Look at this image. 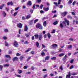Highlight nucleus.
<instances>
[{
    "label": "nucleus",
    "mask_w": 78,
    "mask_h": 78,
    "mask_svg": "<svg viewBox=\"0 0 78 78\" xmlns=\"http://www.w3.org/2000/svg\"><path fill=\"white\" fill-rule=\"evenodd\" d=\"M24 57L23 56H21L20 57V61H22V59H23V58Z\"/></svg>",
    "instance_id": "473e14b6"
},
{
    "label": "nucleus",
    "mask_w": 78,
    "mask_h": 78,
    "mask_svg": "<svg viewBox=\"0 0 78 78\" xmlns=\"http://www.w3.org/2000/svg\"><path fill=\"white\" fill-rule=\"evenodd\" d=\"M5 10H6L7 11H9V8H7V7H5Z\"/></svg>",
    "instance_id": "680f3d73"
},
{
    "label": "nucleus",
    "mask_w": 78,
    "mask_h": 78,
    "mask_svg": "<svg viewBox=\"0 0 78 78\" xmlns=\"http://www.w3.org/2000/svg\"><path fill=\"white\" fill-rule=\"evenodd\" d=\"M76 3V1H75L73 3V5H75V4Z\"/></svg>",
    "instance_id": "5fc2aeb1"
},
{
    "label": "nucleus",
    "mask_w": 78,
    "mask_h": 78,
    "mask_svg": "<svg viewBox=\"0 0 78 78\" xmlns=\"http://www.w3.org/2000/svg\"><path fill=\"white\" fill-rule=\"evenodd\" d=\"M47 36L49 38H50V37H51V35H50V34L49 33H48Z\"/></svg>",
    "instance_id": "b1692460"
},
{
    "label": "nucleus",
    "mask_w": 78,
    "mask_h": 78,
    "mask_svg": "<svg viewBox=\"0 0 78 78\" xmlns=\"http://www.w3.org/2000/svg\"><path fill=\"white\" fill-rule=\"evenodd\" d=\"M67 12L65 11L61 13L60 14L61 16H62L63 17H65V16L67 15Z\"/></svg>",
    "instance_id": "f03ea898"
},
{
    "label": "nucleus",
    "mask_w": 78,
    "mask_h": 78,
    "mask_svg": "<svg viewBox=\"0 0 78 78\" xmlns=\"http://www.w3.org/2000/svg\"><path fill=\"white\" fill-rule=\"evenodd\" d=\"M31 17V15H28L26 16V19H30Z\"/></svg>",
    "instance_id": "0eeeda50"
},
{
    "label": "nucleus",
    "mask_w": 78,
    "mask_h": 78,
    "mask_svg": "<svg viewBox=\"0 0 78 78\" xmlns=\"http://www.w3.org/2000/svg\"><path fill=\"white\" fill-rule=\"evenodd\" d=\"M26 75H28V74H31V72H28L26 73Z\"/></svg>",
    "instance_id": "de8ad7c7"
},
{
    "label": "nucleus",
    "mask_w": 78,
    "mask_h": 78,
    "mask_svg": "<svg viewBox=\"0 0 78 78\" xmlns=\"http://www.w3.org/2000/svg\"><path fill=\"white\" fill-rule=\"evenodd\" d=\"M73 66L72 65L70 68V69H73Z\"/></svg>",
    "instance_id": "0e129e2a"
},
{
    "label": "nucleus",
    "mask_w": 78,
    "mask_h": 78,
    "mask_svg": "<svg viewBox=\"0 0 78 78\" xmlns=\"http://www.w3.org/2000/svg\"><path fill=\"white\" fill-rule=\"evenodd\" d=\"M74 61V59H71L70 61V63H71V64H72V63Z\"/></svg>",
    "instance_id": "72a5a7b5"
},
{
    "label": "nucleus",
    "mask_w": 78,
    "mask_h": 78,
    "mask_svg": "<svg viewBox=\"0 0 78 78\" xmlns=\"http://www.w3.org/2000/svg\"><path fill=\"white\" fill-rule=\"evenodd\" d=\"M2 14L4 15V17H5V16H6V14L5 11L3 12Z\"/></svg>",
    "instance_id": "2f4dec72"
},
{
    "label": "nucleus",
    "mask_w": 78,
    "mask_h": 78,
    "mask_svg": "<svg viewBox=\"0 0 78 78\" xmlns=\"http://www.w3.org/2000/svg\"><path fill=\"white\" fill-rule=\"evenodd\" d=\"M39 28L40 30H42V28H43L41 25L39 27Z\"/></svg>",
    "instance_id": "49530a36"
},
{
    "label": "nucleus",
    "mask_w": 78,
    "mask_h": 78,
    "mask_svg": "<svg viewBox=\"0 0 78 78\" xmlns=\"http://www.w3.org/2000/svg\"><path fill=\"white\" fill-rule=\"evenodd\" d=\"M43 26L45 27L47 26V22L45 21H44L43 23Z\"/></svg>",
    "instance_id": "9b49d317"
},
{
    "label": "nucleus",
    "mask_w": 78,
    "mask_h": 78,
    "mask_svg": "<svg viewBox=\"0 0 78 78\" xmlns=\"http://www.w3.org/2000/svg\"><path fill=\"white\" fill-rule=\"evenodd\" d=\"M17 13H18L17 12H15V13H14V14L13 15V16H14V17L16 16V15L17 14Z\"/></svg>",
    "instance_id": "c756f323"
},
{
    "label": "nucleus",
    "mask_w": 78,
    "mask_h": 78,
    "mask_svg": "<svg viewBox=\"0 0 78 78\" xmlns=\"http://www.w3.org/2000/svg\"><path fill=\"white\" fill-rule=\"evenodd\" d=\"M27 67H27V66H24V69H27Z\"/></svg>",
    "instance_id": "e2e57ef3"
},
{
    "label": "nucleus",
    "mask_w": 78,
    "mask_h": 78,
    "mask_svg": "<svg viewBox=\"0 0 78 78\" xmlns=\"http://www.w3.org/2000/svg\"><path fill=\"white\" fill-rule=\"evenodd\" d=\"M44 10L45 11H48L49 10V7L44 8Z\"/></svg>",
    "instance_id": "9d476101"
},
{
    "label": "nucleus",
    "mask_w": 78,
    "mask_h": 78,
    "mask_svg": "<svg viewBox=\"0 0 78 78\" xmlns=\"http://www.w3.org/2000/svg\"><path fill=\"white\" fill-rule=\"evenodd\" d=\"M24 31H28V27L26 25L25 26Z\"/></svg>",
    "instance_id": "1a4fd4ad"
},
{
    "label": "nucleus",
    "mask_w": 78,
    "mask_h": 78,
    "mask_svg": "<svg viewBox=\"0 0 78 78\" xmlns=\"http://www.w3.org/2000/svg\"><path fill=\"white\" fill-rule=\"evenodd\" d=\"M22 20H25V19H26V18H25L24 16H23L22 17Z\"/></svg>",
    "instance_id": "4c0bfd02"
},
{
    "label": "nucleus",
    "mask_w": 78,
    "mask_h": 78,
    "mask_svg": "<svg viewBox=\"0 0 78 78\" xmlns=\"http://www.w3.org/2000/svg\"><path fill=\"white\" fill-rule=\"evenodd\" d=\"M41 24L40 23H38L36 25V27L37 28H39V27L41 26Z\"/></svg>",
    "instance_id": "6e6552de"
},
{
    "label": "nucleus",
    "mask_w": 78,
    "mask_h": 78,
    "mask_svg": "<svg viewBox=\"0 0 78 78\" xmlns=\"http://www.w3.org/2000/svg\"><path fill=\"white\" fill-rule=\"evenodd\" d=\"M31 2L30 1H29L27 3V5L29 6H31Z\"/></svg>",
    "instance_id": "dca6fc26"
},
{
    "label": "nucleus",
    "mask_w": 78,
    "mask_h": 78,
    "mask_svg": "<svg viewBox=\"0 0 78 78\" xmlns=\"http://www.w3.org/2000/svg\"><path fill=\"white\" fill-rule=\"evenodd\" d=\"M31 48H28V50L26 51L25 52L27 53V52H28V51H29L31 50Z\"/></svg>",
    "instance_id": "a878e982"
},
{
    "label": "nucleus",
    "mask_w": 78,
    "mask_h": 78,
    "mask_svg": "<svg viewBox=\"0 0 78 78\" xmlns=\"http://www.w3.org/2000/svg\"><path fill=\"white\" fill-rule=\"evenodd\" d=\"M62 8H63V5H60L59 7V8L60 9H62Z\"/></svg>",
    "instance_id": "864d4df0"
},
{
    "label": "nucleus",
    "mask_w": 78,
    "mask_h": 78,
    "mask_svg": "<svg viewBox=\"0 0 78 78\" xmlns=\"http://www.w3.org/2000/svg\"><path fill=\"white\" fill-rule=\"evenodd\" d=\"M51 46H52L53 48H55V47H58V45L56 44H54L52 45Z\"/></svg>",
    "instance_id": "ddd939ff"
},
{
    "label": "nucleus",
    "mask_w": 78,
    "mask_h": 78,
    "mask_svg": "<svg viewBox=\"0 0 78 78\" xmlns=\"http://www.w3.org/2000/svg\"><path fill=\"white\" fill-rule=\"evenodd\" d=\"M24 44H28V41H26L24 42Z\"/></svg>",
    "instance_id": "c03bdc74"
},
{
    "label": "nucleus",
    "mask_w": 78,
    "mask_h": 78,
    "mask_svg": "<svg viewBox=\"0 0 78 78\" xmlns=\"http://www.w3.org/2000/svg\"><path fill=\"white\" fill-rule=\"evenodd\" d=\"M4 31L5 32H8V30L7 29H5Z\"/></svg>",
    "instance_id": "ea45409f"
},
{
    "label": "nucleus",
    "mask_w": 78,
    "mask_h": 78,
    "mask_svg": "<svg viewBox=\"0 0 78 78\" xmlns=\"http://www.w3.org/2000/svg\"><path fill=\"white\" fill-rule=\"evenodd\" d=\"M49 58H50V56H47L45 57V60L46 61H47L48 60V59H49Z\"/></svg>",
    "instance_id": "4468645a"
},
{
    "label": "nucleus",
    "mask_w": 78,
    "mask_h": 78,
    "mask_svg": "<svg viewBox=\"0 0 78 78\" xmlns=\"http://www.w3.org/2000/svg\"><path fill=\"white\" fill-rule=\"evenodd\" d=\"M30 11L31 14H33V9H30Z\"/></svg>",
    "instance_id": "c9c22d12"
},
{
    "label": "nucleus",
    "mask_w": 78,
    "mask_h": 78,
    "mask_svg": "<svg viewBox=\"0 0 78 78\" xmlns=\"http://www.w3.org/2000/svg\"><path fill=\"white\" fill-rule=\"evenodd\" d=\"M38 38L40 41H41L42 39V34H41L39 35Z\"/></svg>",
    "instance_id": "39448f33"
},
{
    "label": "nucleus",
    "mask_w": 78,
    "mask_h": 78,
    "mask_svg": "<svg viewBox=\"0 0 78 78\" xmlns=\"http://www.w3.org/2000/svg\"><path fill=\"white\" fill-rule=\"evenodd\" d=\"M72 48V45H69L68 46V48L69 49H70V48Z\"/></svg>",
    "instance_id": "6ab92c4d"
},
{
    "label": "nucleus",
    "mask_w": 78,
    "mask_h": 78,
    "mask_svg": "<svg viewBox=\"0 0 78 78\" xmlns=\"http://www.w3.org/2000/svg\"><path fill=\"white\" fill-rule=\"evenodd\" d=\"M4 67H9V64H6L4 65Z\"/></svg>",
    "instance_id": "f704fd0d"
},
{
    "label": "nucleus",
    "mask_w": 78,
    "mask_h": 78,
    "mask_svg": "<svg viewBox=\"0 0 78 78\" xmlns=\"http://www.w3.org/2000/svg\"><path fill=\"white\" fill-rule=\"evenodd\" d=\"M65 20V22L63 21L62 23H60V24L59 27L60 28H62V29L64 28L65 27H66V22L67 23V25H69V21L67 20Z\"/></svg>",
    "instance_id": "f257e3e1"
},
{
    "label": "nucleus",
    "mask_w": 78,
    "mask_h": 78,
    "mask_svg": "<svg viewBox=\"0 0 78 78\" xmlns=\"http://www.w3.org/2000/svg\"><path fill=\"white\" fill-rule=\"evenodd\" d=\"M35 4H34L33 7H32L33 9H35Z\"/></svg>",
    "instance_id": "774afa93"
},
{
    "label": "nucleus",
    "mask_w": 78,
    "mask_h": 78,
    "mask_svg": "<svg viewBox=\"0 0 78 78\" xmlns=\"http://www.w3.org/2000/svg\"><path fill=\"white\" fill-rule=\"evenodd\" d=\"M41 55L42 56H45V53H44V52H42L41 53Z\"/></svg>",
    "instance_id": "37998d69"
},
{
    "label": "nucleus",
    "mask_w": 78,
    "mask_h": 78,
    "mask_svg": "<svg viewBox=\"0 0 78 78\" xmlns=\"http://www.w3.org/2000/svg\"><path fill=\"white\" fill-rule=\"evenodd\" d=\"M3 38L4 40H6V39H7V37H6L4 36L3 37Z\"/></svg>",
    "instance_id": "8fccbe9b"
},
{
    "label": "nucleus",
    "mask_w": 78,
    "mask_h": 78,
    "mask_svg": "<svg viewBox=\"0 0 78 78\" xmlns=\"http://www.w3.org/2000/svg\"><path fill=\"white\" fill-rule=\"evenodd\" d=\"M54 5H55L56 6H59L58 5H59V4H58V3L57 2H54Z\"/></svg>",
    "instance_id": "cd10ccee"
},
{
    "label": "nucleus",
    "mask_w": 78,
    "mask_h": 78,
    "mask_svg": "<svg viewBox=\"0 0 78 78\" xmlns=\"http://www.w3.org/2000/svg\"><path fill=\"white\" fill-rule=\"evenodd\" d=\"M14 68H12V69H11V71L10 72H13V71H14Z\"/></svg>",
    "instance_id": "052dcab7"
},
{
    "label": "nucleus",
    "mask_w": 78,
    "mask_h": 78,
    "mask_svg": "<svg viewBox=\"0 0 78 78\" xmlns=\"http://www.w3.org/2000/svg\"><path fill=\"white\" fill-rule=\"evenodd\" d=\"M72 2H73V0H69L68 2V4H71L72 3Z\"/></svg>",
    "instance_id": "aec40b11"
},
{
    "label": "nucleus",
    "mask_w": 78,
    "mask_h": 78,
    "mask_svg": "<svg viewBox=\"0 0 78 78\" xmlns=\"http://www.w3.org/2000/svg\"><path fill=\"white\" fill-rule=\"evenodd\" d=\"M51 60H56V57H54L51 58Z\"/></svg>",
    "instance_id": "412c9836"
},
{
    "label": "nucleus",
    "mask_w": 78,
    "mask_h": 78,
    "mask_svg": "<svg viewBox=\"0 0 78 78\" xmlns=\"http://www.w3.org/2000/svg\"><path fill=\"white\" fill-rule=\"evenodd\" d=\"M47 74H45V75H44L43 78H47Z\"/></svg>",
    "instance_id": "3c124183"
},
{
    "label": "nucleus",
    "mask_w": 78,
    "mask_h": 78,
    "mask_svg": "<svg viewBox=\"0 0 78 78\" xmlns=\"http://www.w3.org/2000/svg\"><path fill=\"white\" fill-rule=\"evenodd\" d=\"M0 70H2V69H3V66L2 65H0Z\"/></svg>",
    "instance_id": "58836bf2"
},
{
    "label": "nucleus",
    "mask_w": 78,
    "mask_h": 78,
    "mask_svg": "<svg viewBox=\"0 0 78 78\" xmlns=\"http://www.w3.org/2000/svg\"><path fill=\"white\" fill-rule=\"evenodd\" d=\"M62 0H58V5H60L61 4V2Z\"/></svg>",
    "instance_id": "79ce46f5"
},
{
    "label": "nucleus",
    "mask_w": 78,
    "mask_h": 78,
    "mask_svg": "<svg viewBox=\"0 0 78 78\" xmlns=\"http://www.w3.org/2000/svg\"><path fill=\"white\" fill-rule=\"evenodd\" d=\"M23 25L22 23H20L17 24V26L18 28H22Z\"/></svg>",
    "instance_id": "20e7f679"
},
{
    "label": "nucleus",
    "mask_w": 78,
    "mask_h": 78,
    "mask_svg": "<svg viewBox=\"0 0 78 78\" xmlns=\"http://www.w3.org/2000/svg\"><path fill=\"white\" fill-rule=\"evenodd\" d=\"M13 60L14 61H17L18 60V58L17 57H15L13 59Z\"/></svg>",
    "instance_id": "f3484780"
},
{
    "label": "nucleus",
    "mask_w": 78,
    "mask_h": 78,
    "mask_svg": "<svg viewBox=\"0 0 78 78\" xmlns=\"http://www.w3.org/2000/svg\"><path fill=\"white\" fill-rule=\"evenodd\" d=\"M36 45L37 47H39V43L38 42H36Z\"/></svg>",
    "instance_id": "c85d7f7f"
},
{
    "label": "nucleus",
    "mask_w": 78,
    "mask_h": 78,
    "mask_svg": "<svg viewBox=\"0 0 78 78\" xmlns=\"http://www.w3.org/2000/svg\"><path fill=\"white\" fill-rule=\"evenodd\" d=\"M58 23V22L56 21L53 23V25H57Z\"/></svg>",
    "instance_id": "bb28decb"
},
{
    "label": "nucleus",
    "mask_w": 78,
    "mask_h": 78,
    "mask_svg": "<svg viewBox=\"0 0 78 78\" xmlns=\"http://www.w3.org/2000/svg\"><path fill=\"white\" fill-rule=\"evenodd\" d=\"M38 21H39V19H37L35 20H34V23H36V22H38Z\"/></svg>",
    "instance_id": "7c9ffc66"
},
{
    "label": "nucleus",
    "mask_w": 78,
    "mask_h": 78,
    "mask_svg": "<svg viewBox=\"0 0 78 78\" xmlns=\"http://www.w3.org/2000/svg\"><path fill=\"white\" fill-rule=\"evenodd\" d=\"M42 8H43V5H41L40 7V9H42Z\"/></svg>",
    "instance_id": "6e6d98bb"
},
{
    "label": "nucleus",
    "mask_w": 78,
    "mask_h": 78,
    "mask_svg": "<svg viewBox=\"0 0 78 78\" xmlns=\"http://www.w3.org/2000/svg\"><path fill=\"white\" fill-rule=\"evenodd\" d=\"M31 69L32 70H34V67L33 66H32L31 67Z\"/></svg>",
    "instance_id": "13d9d810"
},
{
    "label": "nucleus",
    "mask_w": 78,
    "mask_h": 78,
    "mask_svg": "<svg viewBox=\"0 0 78 78\" xmlns=\"http://www.w3.org/2000/svg\"><path fill=\"white\" fill-rule=\"evenodd\" d=\"M55 33V30H53L51 32V33Z\"/></svg>",
    "instance_id": "69168bd1"
},
{
    "label": "nucleus",
    "mask_w": 78,
    "mask_h": 78,
    "mask_svg": "<svg viewBox=\"0 0 78 78\" xmlns=\"http://www.w3.org/2000/svg\"><path fill=\"white\" fill-rule=\"evenodd\" d=\"M71 76V74H70V73L69 72L68 73V75H66V78H70V76Z\"/></svg>",
    "instance_id": "423d86ee"
},
{
    "label": "nucleus",
    "mask_w": 78,
    "mask_h": 78,
    "mask_svg": "<svg viewBox=\"0 0 78 78\" xmlns=\"http://www.w3.org/2000/svg\"><path fill=\"white\" fill-rule=\"evenodd\" d=\"M67 58V56L66 55H65V56L63 58V61H65L66 59V58Z\"/></svg>",
    "instance_id": "4be33fe9"
},
{
    "label": "nucleus",
    "mask_w": 78,
    "mask_h": 78,
    "mask_svg": "<svg viewBox=\"0 0 78 78\" xmlns=\"http://www.w3.org/2000/svg\"><path fill=\"white\" fill-rule=\"evenodd\" d=\"M5 57L7 58H10V56L8 55H5Z\"/></svg>",
    "instance_id": "5701e85b"
},
{
    "label": "nucleus",
    "mask_w": 78,
    "mask_h": 78,
    "mask_svg": "<svg viewBox=\"0 0 78 78\" xmlns=\"http://www.w3.org/2000/svg\"><path fill=\"white\" fill-rule=\"evenodd\" d=\"M32 40H34V36H33L31 37Z\"/></svg>",
    "instance_id": "338daca9"
},
{
    "label": "nucleus",
    "mask_w": 78,
    "mask_h": 78,
    "mask_svg": "<svg viewBox=\"0 0 78 78\" xmlns=\"http://www.w3.org/2000/svg\"><path fill=\"white\" fill-rule=\"evenodd\" d=\"M77 74V73H72L71 74L72 75H76Z\"/></svg>",
    "instance_id": "a19ab883"
},
{
    "label": "nucleus",
    "mask_w": 78,
    "mask_h": 78,
    "mask_svg": "<svg viewBox=\"0 0 78 78\" xmlns=\"http://www.w3.org/2000/svg\"><path fill=\"white\" fill-rule=\"evenodd\" d=\"M31 59V57H29L27 59V61H28Z\"/></svg>",
    "instance_id": "bf43d9fd"
},
{
    "label": "nucleus",
    "mask_w": 78,
    "mask_h": 78,
    "mask_svg": "<svg viewBox=\"0 0 78 78\" xmlns=\"http://www.w3.org/2000/svg\"><path fill=\"white\" fill-rule=\"evenodd\" d=\"M16 55L17 56H20V54L19 53H17Z\"/></svg>",
    "instance_id": "4d7b16f0"
},
{
    "label": "nucleus",
    "mask_w": 78,
    "mask_h": 78,
    "mask_svg": "<svg viewBox=\"0 0 78 78\" xmlns=\"http://www.w3.org/2000/svg\"><path fill=\"white\" fill-rule=\"evenodd\" d=\"M10 5H11V6H13V3L11 1L10 2Z\"/></svg>",
    "instance_id": "09e8293b"
},
{
    "label": "nucleus",
    "mask_w": 78,
    "mask_h": 78,
    "mask_svg": "<svg viewBox=\"0 0 78 78\" xmlns=\"http://www.w3.org/2000/svg\"><path fill=\"white\" fill-rule=\"evenodd\" d=\"M23 71L22 70H20L19 69H18V73H19V74H20V73H22L23 72Z\"/></svg>",
    "instance_id": "393cba45"
},
{
    "label": "nucleus",
    "mask_w": 78,
    "mask_h": 78,
    "mask_svg": "<svg viewBox=\"0 0 78 78\" xmlns=\"http://www.w3.org/2000/svg\"><path fill=\"white\" fill-rule=\"evenodd\" d=\"M18 43L17 41H14V47H18Z\"/></svg>",
    "instance_id": "7ed1b4c3"
},
{
    "label": "nucleus",
    "mask_w": 78,
    "mask_h": 78,
    "mask_svg": "<svg viewBox=\"0 0 78 78\" xmlns=\"http://www.w3.org/2000/svg\"><path fill=\"white\" fill-rule=\"evenodd\" d=\"M60 69L61 70H63V68H62V66H61L60 67Z\"/></svg>",
    "instance_id": "603ef678"
},
{
    "label": "nucleus",
    "mask_w": 78,
    "mask_h": 78,
    "mask_svg": "<svg viewBox=\"0 0 78 78\" xmlns=\"http://www.w3.org/2000/svg\"><path fill=\"white\" fill-rule=\"evenodd\" d=\"M25 35L27 37H28L30 36L29 34H25Z\"/></svg>",
    "instance_id": "e433bc0d"
},
{
    "label": "nucleus",
    "mask_w": 78,
    "mask_h": 78,
    "mask_svg": "<svg viewBox=\"0 0 78 78\" xmlns=\"http://www.w3.org/2000/svg\"><path fill=\"white\" fill-rule=\"evenodd\" d=\"M39 35L37 34H35L34 35V37L36 39H38V37H39Z\"/></svg>",
    "instance_id": "f8f14e48"
},
{
    "label": "nucleus",
    "mask_w": 78,
    "mask_h": 78,
    "mask_svg": "<svg viewBox=\"0 0 78 78\" xmlns=\"http://www.w3.org/2000/svg\"><path fill=\"white\" fill-rule=\"evenodd\" d=\"M64 53H62L59 55L58 56H59L60 57H61V56H64Z\"/></svg>",
    "instance_id": "2eb2a0df"
},
{
    "label": "nucleus",
    "mask_w": 78,
    "mask_h": 78,
    "mask_svg": "<svg viewBox=\"0 0 78 78\" xmlns=\"http://www.w3.org/2000/svg\"><path fill=\"white\" fill-rule=\"evenodd\" d=\"M4 6H5V4H3L2 5H0V9H2Z\"/></svg>",
    "instance_id": "a211bd4d"
},
{
    "label": "nucleus",
    "mask_w": 78,
    "mask_h": 78,
    "mask_svg": "<svg viewBox=\"0 0 78 78\" xmlns=\"http://www.w3.org/2000/svg\"><path fill=\"white\" fill-rule=\"evenodd\" d=\"M5 46H8V43H7V42L5 41Z\"/></svg>",
    "instance_id": "a18cd8bd"
}]
</instances>
